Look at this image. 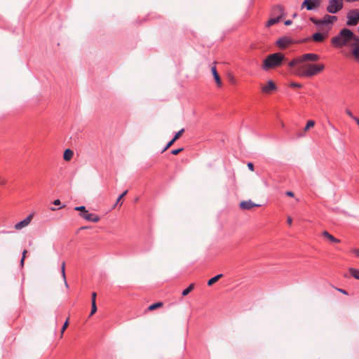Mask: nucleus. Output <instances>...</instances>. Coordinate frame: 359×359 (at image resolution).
Listing matches in <instances>:
<instances>
[{"mask_svg":"<svg viewBox=\"0 0 359 359\" xmlns=\"http://www.w3.org/2000/svg\"><path fill=\"white\" fill-rule=\"evenodd\" d=\"M310 20L313 23L315 24L317 26H320L321 25V20H317L315 18L313 17H311L310 18Z\"/></svg>","mask_w":359,"mask_h":359,"instance_id":"obj_29","label":"nucleus"},{"mask_svg":"<svg viewBox=\"0 0 359 359\" xmlns=\"http://www.w3.org/2000/svg\"><path fill=\"white\" fill-rule=\"evenodd\" d=\"M24 261H25L24 257H22V259L20 260V265L22 267L24 266Z\"/></svg>","mask_w":359,"mask_h":359,"instance_id":"obj_46","label":"nucleus"},{"mask_svg":"<svg viewBox=\"0 0 359 359\" xmlns=\"http://www.w3.org/2000/svg\"><path fill=\"white\" fill-rule=\"evenodd\" d=\"M296 16H297V14H296V13H294V14L293 15V17L294 18V17H296Z\"/></svg>","mask_w":359,"mask_h":359,"instance_id":"obj_52","label":"nucleus"},{"mask_svg":"<svg viewBox=\"0 0 359 359\" xmlns=\"http://www.w3.org/2000/svg\"><path fill=\"white\" fill-rule=\"evenodd\" d=\"M346 25L348 26H355L359 22V10L352 9L347 13Z\"/></svg>","mask_w":359,"mask_h":359,"instance_id":"obj_5","label":"nucleus"},{"mask_svg":"<svg viewBox=\"0 0 359 359\" xmlns=\"http://www.w3.org/2000/svg\"><path fill=\"white\" fill-rule=\"evenodd\" d=\"M61 274H62V278H63V280H64V284H65V286L68 288L69 287V285L67 282V279H66V275H65V262H63L62 263V265H61Z\"/></svg>","mask_w":359,"mask_h":359,"instance_id":"obj_20","label":"nucleus"},{"mask_svg":"<svg viewBox=\"0 0 359 359\" xmlns=\"http://www.w3.org/2000/svg\"><path fill=\"white\" fill-rule=\"evenodd\" d=\"M67 325H68V321L66 320V322L65 323L64 325L62 327V330H61L62 334L65 332V330H66Z\"/></svg>","mask_w":359,"mask_h":359,"instance_id":"obj_35","label":"nucleus"},{"mask_svg":"<svg viewBox=\"0 0 359 359\" xmlns=\"http://www.w3.org/2000/svg\"><path fill=\"white\" fill-rule=\"evenodd\" d=\"M343 8V0H329L327 11L334 14L341 11Z\"/></svg>","mask_w":359,"mask_h":359,"instance_id":"obj_4","label":"nucleus"},{"mask_svg":"<svg viewBox=\"0 0 359 359\" xmlns=\"http://www.w3.org/2000/svg\"><path fill=\"white\" fill-rule=\"evenodd\" d=\"M60 203H61V202H60V201L59 199H56L53 202V204L55 205H60Z\"/></svg>","mask_w":359,"mask_h":359,"instance_id":"obj_39","label":"nucleus"},{"mask_svg":"<svg viewBox=\"0 0 359 359\" xmlns=\"http://www.w3.org/2000/svg\"><path fill=\"white\" fill-rule=\"evenodd\" d=\"M290 42L291 40L290 38L282 37L277 41L276 43L280 48H285Z\"/></svg>","mask_w":359,"mask_h":359,"instance_id":"obj_15","label":"nucleus"},{"mask_svg":"<svg viewBox=\"0 0 359 359\" xmlns=\"http://www.w3.org/2000/svg\"><path fill=\"white\" fill-rule=\"evenodd\" d=\"M314 125H315V122L313 121H312V120L309 121L306 123L304 130L306 131V130H309L310 128L313 127Z\"/></svg>","mask_w":359,"mask_h":359,"instance_id":"obj_28","label":"nucleus"},{"mask_svg":"<svg viewBox=\"0 0 359 359\" xmlns=\"http://www.w3.org/2000/svg\"><path fill=\"white\" fill-rule=\"evenodd\" d=\"M273 12L274 14H277L278 15L277 16H281V18L284 16L285 15V13H284V9L283 8L280 6V5H277L276 6L273 7Z\"/></svg>","mask_w":359,"mask_h":359,"instance_id":"obj_17","label":"nucleus"},{"mask_svg":"<svg viewBox=\"0 0 359 359\" xmlns=\"http://www.w3.org/2000/svg\"><path fill=\"white\" fill-rule=\"evenodd\" d=\"M285 194L287 196H290V197H293L294 196V193L292 191H288L285 193Z\"/></svg>","mask_w":359,"mask_h":359,"instance_id":"obj_38","label":"nucleus"},{"mask_svg":"<svg viewBox=\"0 0 359 359\" xmlns=\"http://www.w3.org/2000/svg\"><path fill=\"white\" fill-rule=\"evenodd\" d=\"M162 305H163V303H161V302H156L155 304H153L150 305L148 309H149V311H153V310H154V309H157L158 307H161Z\"/></svg>","mask_w":359,"mask_h":359,"instance_id":"obj_27","label":"nucleus"},{"mask_svg":"<svg viewBox=\"0 0 359 359\" xmlns=\"http://www.w3.org/2000/svg\"><path fill=\"white\" fill-rule=\"evenodd\" d=\"M349 272L355 279L359 280V270L354 268H350Z\"/></svg>","mask_w":359,"mask_h":359,"instance_id":"obj_25","label":"nucleus"},{"mask_svg":"<svg viewBox=\"0 0 359 359\" xmlns=\"http://www.w3.org/2000/svg\"><path fill=\"white\" fill-rule=\"evenodd\" d=\"M96 311H97L96 303L93 302L92 304L91 311H90V316H93Z\"/></svg>","mask_w":359,"mask_h":359,"instance_id":"obj_31","label":"nucleus"},{"mask_svg":"<svg viewBox=\"0 0 359 359\" xmlns=\"http://www.w3.org/2000/svg\"><path fill=\"white\" fill-rule=\"evenodd\" d=\"M355 36L352 31L348 29H342L338 35L332 39V43L334 46L341 48L344 46H349V43L355 39Z\"/></svg>","mask_w":359,"mask_h":359,"instance_id":"obj_1","label":"nucleus"},{"mask_svg":"<svg viewBox=\"0 0 359 359\" xmlns=\"http://www.w3.org/2000/svg\"><path fill=\"white\" fill-rule=\"evenodd\" d=\"M194 287V284H191L187 288L182 291V295L187 296Z\"/></svg>","mask_w":359,"mask_h":359,"instance_id":"obj_26","label":"nucleus"},{"mask_svg":"<svg viewBox=\"0 0 359 359\" xmlns=\"http://www.w3.org/2000/svg\"><path fill=\"white\" fill-rule=\"evenodd\" d=\"M247 165H248V168H249V170H250L251 171H254V165L252 163L249 162V163H248Z\"/></svg>","mask_w":359,"mask_h":359,"instance_id":"obj_34","label":"nucleus"},{"mask_svg":"<svg viewBox=\"0 0 359 359\" xmlns=\"http://www.w3.org/2000/svg\"><path fill=\"white\" fill-rule=\"evenodd\" d=\"M276 90V86L272 81H269L267 85L262 87L263 93L269 94L271 91Z\"/></svg>","mask_w":359,"mask_h":359,"instance_id":"obj_12","label":"nucleus"},{"mask_svg":"<svg viewBox=\"0 0 359 359\" xmlns=\"http://www.w3.org/2000/svg\"><path fill=\"white\" fill-rule=\"evenodd\" d=\"M301 65H302V62L301 60V57H299L290 62L288 65L290 67H294V66L298 65V67Z\"/></svg>","mask_w":359,"mask_h":359,"instance_id":"obj_21","label":"nucleus"},{"mask_svg":"<svg viewBox=\"0 0 359 359\" xmlns=\"http://www.w3.org/2000/svg\"><path fill=\"white\" fill-rule=\"evenodd\" d=\"M72 156H73V151L69 149H67L64 152V155H63L64 159L65 161H69L72 159Z\"/></svg>","mask_w":359,"mask_h":359,"instance_id":"obj_23","label":"nucleus"},{"mask_svg":"<svg viewBox=\"0 0 359 359\" xmlns=\"http://www.w3.org/2000/svg\"><path fill=\"white\" fill-rule=\"evenodd\" d=\"M337 290H338V291H339L340 292H341V293H343V294H347L346 291H345L344 290H343V289H337Z\"/></svg>","mask_w":359,"mask_h":359,"instance_id":"obj_43","label":"nucleus"},{"mask_svg":"<svg viewBox=\"0 0 359 359\" xmlns=\"http://www.w3.org/2000/svg\"><path fill=\"white\" fill-rule=\"evenodd\" d=\"M322 234L324 237H325L326 238H327L330 241H331L332 243H339L340 242V241L339 239L334 238L332 235L329 233L327 231H324Z\"/></svg>","mask_w":359,"mask_h":359,"instance_id":"obj_19","label":"nucleus"},{"mask_svg":"<svg viewBox=\"0 0 359 359\" xmlns=\"http://www.w3.org/2000/svg\"><path fill=\"white\" fill-rule=\"evenodd\" d=\"M353 118L356 121V123L358 124L359 126V118H357V117H353Z\"/></svg>","mask_w":359,"mask_h":359,"instance_id":"obj_47","label":"nucleus"},{"mask_svg":"<svg viewBox=\"0 0 359 359\" xmlns=\"http://www.w3.org/2000/svg\"><path fill=\"white\" fill-rule=\"evenodd\" d=\"M284 59V55L280 53L271 54L264 60L262 67L265 71L276 68L280 66Z\"/></svg>","mask_w":359,"mask_h":359,"instance_id":"obj_3","label":"nucleus"},{"mask_svg":"<svg viewBox=\"0 0 359 359\" xmlns=\"http://www.w3.org/2000/svg\"><path fill=\"white\" fill-rule=\"evenodd\" d=\"M184 132V128L181 129L179 132H177L174 136V137L167 144V145L163 149L162 153L166 151L169 147H170Z\"/></svg>","mask_w":359,"mask_h":359,"instance_id":"obj_13","label":"nucleus"},{"mask_svg":"<svg viewBox=\"0 0 359 359\" xmlns=\"http://www.w3.org/2000/svg\"><path fill=\"white\" fill-rule=\"evenodd\" d=\"M356 255L359 256V251H356Z\"/></svg>","mask_w":359,"mask_h":359,"instance_id":"obj_51","label":"nucleus"},{"mask_svg":"<svg viewBox=\"0 0 359 359\" xmlns=\"http://www.w3.org/2000/svg\"><path fill=\"white\" fill-rule=\"evenodd\" d=\"M312 39L316 42H322L325 39V36L320 32H316L312 35Z\"/></svg>","mask_w":359,"mask_h":359,"instance_id":"obj_18","label":"nucleus"},{"mask_svg":"<svg viewBox=\"0 0 359 359\" xmlns=\"http://www.w3.org/2000/svg\"><path fill=\"white\" fill-rule=\"evenodd\" d=\"M97 294L96 292L92 293V304L94 302L95 303V299H96Z\"/></svg>","mask_w":359,"mask_h":359,"instance_id":"obj_37","label":"nucleus"},{"mask_svg":"<svg viewBox=\"0 0 359 359\" xmlns=\"http://www.w3.org/2000/svg\"><path fill=\"white\" fill-rule=\"evenodd\" d=\"M325 68L323 64H302L297 67L295 74L299 76L311 77L322 72Z\"/></svg>","mask_w":359,"mask_h":359,"instance_id":"obj_2","label":"nucleus"},{"mask_svg":"<svg viewBox=\"0 0 359 359\" xmlns=\"http://www.w3.org/2000/svg\"><path fill=\"white\" fill-rule=\"evenodd\" d=\"M291 86L294 87V88H300L302 86V85L298 83H292Z\"/></svg>","mask_w":359,"mask_h":359,"instance_id":"obj_36","label":"nucleus"},{"mask_svg":"<svg viewBox=\"0 0 359 359\" xmlns=\"http://www.w3.org/2000/svg\"><path fill=\"white\" fill-rule=\"evenodd\" d=\"M337 20V17L335 15H325L321 19V25H330Z\"/></svg>","mask_w":359,"mask_h":359,"instance_id":"obj_11","label":"nucleus"},{"mask_svg":"<svg viewBox=\"0 0 359 359\" xmlns=\"http://www.w3.org/2000/svg\"><path fill=\"white\" fill-rule=\"evenodd\" d=\"M50 210H51L52 211H55V210H56L57 209H56V208H50Z\"/></svg>","mask_w":359,"mask_h":359,"instance_id":"obj_49","label":"nucleus"},{"mask_svg":"<svg viewBox=\"0 0 359 359\" xmlns=\"http://www.w3.org/2000/svg\"><path fill=\"white\" fill-rule=\"evenodd\" d=\"M211 72L212 73V75L214 76V79H215V81L217 83V85L219 86V87H221L222 86V81H221V79L217 72V69H216V67H212L211 68Z\"/></svg>","mask_w":359,"mask_h":359,"instance_id":"obj_16","label":"nucleus"},{"mask_svg":"<svg viewBox=\"0 0 359 359\" xmlns=\"http://www.w3.org/2000/svg\"><path fill=\"white\" fill-rule=\"evenodd\" d=\"M321 4V0H304L302 4V8L305 7L308 11L318 8Z\"/></svg>","mask_w":359,"mask_h":359,"instance_id":"obj_6","label":"nucleus"},{"mask_svg":"<svg viewBox=\"0 0 359 359\" xmlns=\"http://www.w3.org/2000/svg\"><path fill=\"white\" fill-rule=\"evenodd\" d=\"M27 251L26 250H24L23 252H22V257H24V259H25V255L27 254Z\"/></svg>","mask_w":359,"mask_h":359,"instance_id":"obj_45","label":"nucleus"},{"mask_svg":"<svg viewBox=\"0 0 359 359\" xmlns=\"http://www.w3.org/2000/svg\"><path fill=\"white\" fill-rule=\"evenodd\" d=\"M257 206H259V205L255 204L253 202H252L251 201H242L240 203L241 208H242L243 210H250L254 207H257Z\"/></svg>","mask_w":359,"mask_h":359,"instance_id":"obj_14","label":"nucleus"},{"mask_svg":"<svg viewBox=\"0 0 359 359\" xmlns=\"http://www.w3.org/2000/svg\"><path fill=\"white\" fill-rule=\"evenodd\" d=\"M182 150H183V149H182V148H180V149H173V150H172L171 153H172V154H173V155H177V154H178L180 152H181Z\"/></svg>","mask_w":359,"mask_h":359,"instance_id":"obj_33","label":"nucleus"},{"mask_svg":"<svg viewBox=\"0 0 359 359\" xmlns=\"http://www.w3.org/2000/svg\"><path fill=\"white\" fill-rule=\"evenodd\" d=\"M347 2L359 1V0H345Z\"/></svg>","mask_w":359,"mask_h":359,"instance_id":"obj_48","label":"nucleus"},{"mask_svg":"<svg viewBox=\"0 0 359 359\" xmlns=\"http://www.w3.org/2000/svg\"><path fill=\"white\" fill-rule=\"evenodd\" d=\"M74 209H75V210H76V211H80V212H81H81H85V210H86V207H85V206H77V207H76Z\"/></svg>","mask_w":359,"mask_h":359,"instance_id":"obj_32","label":"nucleus"},{"mask_svg":"<svg viewBox=\"0 0 359 359\" xmlns=\"http://www.w3.org/2000/svg\"><path fill=\"white\" fill-rule=\"evenodd\" d=\"M80 215L87 221L97 222L100 220L99 216L89 213L88 210H85V212L80 213Z\"/></svg>","mask_w":359,"mask_h":359,"instance_id":"obj_8","label":"nucleus"},{"mask_svg":"<svg viewBox=\"0 0 359 359\" xmlns=\"http://www.w3.org/2000/svg\"><path fill=\"white\" fill-rule=\"evenodd\" d=\"M348 46L353 48L352 54L359 61V37L356 36Z\"/></svg>","mask_w":359,"mask_h":359,"instance_id":"obj_7","label":"nucleus"},{"mask_svg":"<svg viewBox=\"0 0 359 359\" xmlns=\"http://www.w3.org/2000/svg\"><path fill=\"white\" fill-rule=\"evenodd\" d=\"M346 113L352 118H353V117H355L350 111H347Z\"/></svg>","mask_w":359,"mask_h":359,"instance_id":"obj_44","label":"nucleus"},{"mask_svg":"<svg viewBox=\"0 0 359 359\" xmlns=\"http://www.w3.org/2000/svg\"><path fill=\"white\" fill-rule=\"evenodd\" d=\"M81 229H87V227H86V226H83V227H81Z\"/></svg>","mask_w":359,"mask_h":359,"instance_id":"obj_50","label":"nucleus"},{"mask_svg":"<svg viewBox=\"0 0 359 359\" xmlns=\"http://www.w3.org/2000/svg\"><path fill=\"white\" fill-rule=\"evenodd\" d=\"M128 193V190L125 191L122 194H121L117 200H116V202L115 203V205H114V208L120 202V201L123 198V197H124Z\"/></svg>","mask_w":359,"mask_h":359,"instance_id":"obj_30","label":"nucleus"},{"mask_svg":"<svg viewBox=\"0 0 359 359\" xmlns=\"http://www.w3.org/2000/svg\"><path fill=\"white\" fill-rule=\"evenodd\" d=\"M6 181L5 179H1L0 178V184L1 185H4L6 184Z\"/></svg>","mask_w":359,"mask_h":359,"instance_id":"obj_42","label":"nucleus"},{"mask_svg":"<svg viewBox=\"0 0 359 359\" xmlns=\"http://www.w3.org/2000/svg\"><path fill=\"white\" fill-rule=\"evenodd\" d=\"M287 222L289 225H291L292 222V219L290 217H288L287 219Z\"/></svg>","mask_w":359,"mask_h":359,"instance_id":"obj_40","label":"nucleus"},{"mask_svg":"<svg viewBox=\"0 0 359 359\" xmlns=\"http://www.w3.org/2000/svg\"><path fill=\"white\" fill-rule=\"evenodd\" d=\"M281 20V16H276L275 18H271L266 23L267 27H271L276 23H278Z\"/></svg>","mask_w":359,"mask_h":359,"instance_id":"obj_22","label":"nucleus"},{"mask_svg":"<svg viewBox=\"0 0 359 359\" xmlns=\"http://www.w3.org/2000/svg\"><path fill=\"white\" fill-rule=\"evenodd\" d=\"M222 274L220 273V274H218L215 276H214L213 278H210L208 281V285L209 286H211L212 285H213L215 283H216L220 278L222 277Z\"/></svg>","mask_w":359,"mask_h":359,"instance_id":"obj_24","label":"nucleus"},{"mask_svg":"<svg viewBox=\"0 0 359 359\" xmlns=\"http://www.w3.org/2000/svg\"><path fill=\"white\" fill-rule=\"evenodd\" d=\"M32 215H28L26 218H25L22 221H20V222H18L17 224H15V226H14L15 229L16 230H20L22 228L28 226V224L30 223V222L32 220Z\"/></svg>","mask_w":359,"mask_h":359,"instance_id":"obj_9","label":"nucleus"},{"mask_svg":"<svg viewBox=\"0 0 359 359\" xmlns=\"http://www.w3.org/2000/svg\"><path fill=\"white\" fill-rule=\"evenodd\" d=\"M302 63L306 61H317L319 60L320 57L318 55L315 53H306L300 56Z\"/></svg>","mask_w":359,"mask_h":359,"instance_id":"obj_10","label":"nucleus"},{"mask_svg":"<svg viewBox=\"0 0 359 359\" xmlns=\"http://www.w3.org/2000/svg\"><path fill=\"white\" fill-rule=\"evenodd\" d=\"M284 23L287 26L290 25L292 24V20H285Z\"/></svg>","mask_w":359,"mask_h":359,"instance_id":"obj_41","label":"nucleus"}]
</instances>
